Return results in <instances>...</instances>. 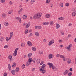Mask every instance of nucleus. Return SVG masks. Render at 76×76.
I'll list each match as a JSON object with an SVG mask.
<instances>
[{
    "label": "nucleus",
    "instance_id": "nucleus-1",
    "mask_svg": "<svg viewBox=\"0 0 76 76\" xmlns=\"http://www.w3.org/2000/svg\"><path fill=\"white\" fill-rule=\"evenodd\" d=\"M18 50H19V49L18 48H16L13 53V56L14 57H15V56H16L17 55V51H18Z\"/></svg>",
    "mask_w": 76,
    "mask_h": 76
},
{
    "label": "nucleus",
    "instance_id": "nucleus-2",
    "mask_svg": "<svg viewBox=\"0 0 76 76\" xmlns=\"http://www.w3.org/2000/svg\"><path fill=\"white\" fill-rule=\"evenodd\" d=\"M12 56H13L12 54L8 56V58L9 59H10V61H12L13 60V58H12Z\"/></svg>",
    "mask_w": 76,
    "mask_h": 76
},
{
    "label": "nucleus",
    "instance_id": "nucleus-3",
    "mask_svg": "<svg viewBox=\"0 0 76 76\" xmlns=\"http://www.w3.org/2000/svg\"><path fill=\"white\" fill-rule=\"evenodd\" d=\"M54 43V40L52 39L51 41H50V42H49L48 45L50 46V45H51L52 44H53Z\"/></svg>",
    "mask_w": 76,
    "mask_h": 76
},
{
    "label": "nucleus",
    "instance_id": "nucleus-4",
    "mask_svg": "<svg viewBox=\"0 0 76 76\" xmlns=\"http://www.w3.org/2000/svg\"><path fill=\"white\" fill-rule=\"evenodd\" d=\"M39 18V16H38V15L37 14L34 16L33 19H37Z\"/></svg>",
    "mask_w": 76,
    "mask_h": 76
},
{
    "label": "nucleus",
    "instance_id": "nucleus-5",
    "mask_svg": "<svg viewBox=\"0 0 76 76\" xmlns=\"http://www.w3.org/2000/svg\"><path fill=\"white\" fill-rule=\"evenodd\" d=\"M40 71L42 72V73L44 74L46 72V71L44 69H42V70H41V69H40Z\"/></svg>",
    "mask_w": 76,
    "mask_h": 76
},
{
    "label": "nucleus",
    "instance_id": "nucleus-6",
    "mask_svg": "<svg viewBox=\"0 0 76 76\" xmlns=\"http://www.w3.org/2000/svg\"><path fill=\"white\" fill-rule=\"evenodd\" d=\"M48 65H49L50 68H51L52 66H53V63L49 62L48 63Z\"/></svg>",
    "mask_w": 76,
    "mask_h": 76
},
{
    "label": "nucleus",
    "instance_id": "nucleus-7",
    "mask_svg": "<svg viewBox=\"0 0 76 76\" xmlns=\"http://www.w3.org/2000/svg\"><path fill=\"white\" fill-rule=\"evenodd\" d=\"M27 45L29 46H32V44L31 43V42L29 41H28L27 42Z\"/></svg>",
    "mask_w": 76,
    "mask_h": 76
},
{
    "label": "nucleus",
    "instance_id": "nucleus-8",
    "mask_svg": "<svg viewBox=\"0 0 76 76\" xmlns=\"http://www.w3.org/2000/svg\"><path fill=\"white\" fill-rule=\"evenodd\" d=\"M30 25H31V23L30 22H28L26 26V28H29L30 26Z\"/></svg>",
    "mask_w": 76,
    "mask_h": 76
},
{
    "label": "nucleus",
    "instance_id": "nucleus-9",
    "mask_svg": "<svg viewBox=\"0 0 76 76\" xmlns=\"http://www.w3.org/2000/svg\"><path fill=\"white\" fill-rule=\"evenodd\" d=\"M68 73H69V70H65V71L63 73V74L65 75H67Z\"/></svg>",
    "mask_w": 76,
    "mask_h": 76
},
{
    "label": "nucleus",
    "instance_id": "nucleus-10",
    "mask_svg": "<svg viewBox=\"0 0 76 76\" xmlns=\"http://www.w3.org/2000/svg\"><path fill=\"white\" fill-rule=\"evenodd\" d=\"M45 64H43L42 66V67L40 69V70H42V69H44V68L46 66Z\"/></svg>",
    "mask_w": 76,
    "mask_h": 76
},
{
    "label": "nucleus",
    "instance_id": "nucleus-11",
    "mask_svg": "<svg viewBox=\"0 0 76 76\" xmlns=\"http://www.w3.org/2000/svg\"><path fill=\"white\" fill-rule=\"evenodd\" d=\"M35 34L36 37H39V34L38 32L36 31L35 32Z\"/></svg>",
    "mask_w": 76,
    "mask_h": 76
},
{
    "label": "nucleus",
    "instance_id": "nucleus-12",
    "mask_svg": "<svg viewBox=\"0 0 76 76\" xmlns=\"http://www.w3.org/2000/svg\"><path fill=\"white\" fill-rule=\"evenodd\" d=\"M16 19H18V20H19L20 21V23H21V19L20 18H19V17H16L15 18Z\"/></svg>",
    "mask_w": 76,
    "mask_h": 76
},
{
    "label": "nucleus",
    "instance_id": "nucleus-13",
    "mask_svg": "<svg viewBox=\"0 0 76 76\" xmlns=\"http://www.w3.org/2000/svg\"><path fill=\"white\" fill-rule=\"evenodd\" d=\"M8 67L9 69V70H11V66L10 64H8Z\"/></svg>",
    "mask_w": 76,
    "mask_h": 76
},
{
    "label": "nucleus",
    "instance_id": "nucleus-14",
    "mask_svg": "<svg viewBox=\"0 0 76 76\" xmlns=\"http://www.w3.org/2000/svg\"><path fill=\"white\" fill-rule=\"evenodd\" d=\"M31 64V62H29V61H27L26 62V66H29L30 64Z\"/></svg>",
    "mask_w": 76,
    "mask_h": 76
},
{
    "label": "nucleus",
    "instance_id": "nucleus-15",
    "mask_svg": "<svg viewBox=\"0 0 76 76\" xmlns=\"http://www.w3.org/2000/svg\"><path fill=\"white\" fill-rule=\"evenodd\" d=\"M32 53H28V58H30V57L31 56H32Z\"/></svg>",
    "mask_w": 76,
    "mask_h": 76
},
{
    "label": "nucleus",
    "instance_id": "nucleus-16",
    "mask_svg": "<svg viewBox=\"0 0 76 76\" xmlns=\"http://www.w3.org/2000/svg\"><path fill=\"white\" fill-rule=\"evenodd\" d=\"M28 62H32L33 61L32 60V58H30L28 59Z\"/></svg>",
    "mask_w": 76,
    "mask_h": 76
},
{
    "label": "nucleus",
    "instance_id": "nucleus-17",
    "mask_svg": "<svg viewBox=\"0 0 76 76\" xmlns=\"http://www.w3.org/2000/svg\"><path fill=\"white\" fill-rule=\"evenodd\" d=\"M22 10H23V8H21L18 11V14H19V15H20V12H21Z\"/></svg>",
    "mask_w": 76,
    "mask_h": 76
},
{
    "label": "nucleus",
    "instance_id": "nucleus-18",
    "mask_svg": "<svg viewBox=\"0 0 76 76\" xmlns=\"http://www.w3.org/2000/svg\"><path fill=\"white\" fill-rule=\"evenodd\" d=\"M50 16V15L49 14H47L45 15V17L47 18H49Z\"/></svg>",
    "mask_w": 76,
    "mask_h": 76
},
{
    "label": "nucleus",
    "instance_id": "nucleus-19",
    "mask_svg": "<svg viewBox=\"0 0 76 76\" xmlns=\"http://www.w3.org/2000/svg\"><path fill=\"white\" fill-rule=\"evenodd\" d=\"M11 73L13 75H15V70L13 69L11 71Z\"/></svg>",
    "mask_w": 76,
    "mask_h": 76
},
{
    "label": "nucleus",
    "instance_id": "nucleus-20",
    "mask_svg": "<svg viewBox=\"0 0 76 76\" xmlns=\"http://www.w3.org/2000/svg\"><path fill=\"white\" fill-rule=\"evenodd\" d=\"M6 17V14H4H4H2V18H4Z\"/></svg>",
    "mask_w": 76,
    "mask_h": 76
},
{
    "label": "nucleus",
    "instance_id": "nucleus-21",
    "mask_svg": "<svg viewBox=\"0 0 76 76\" xmlns=\"http://www.w3.org/2000/svg\"><path fill=\"white\" fill-rule=\"evenodd\" d=\"M16 63L14 62L13 63V64L12 65V67H16Z\"/></svg>",
    "mask_w": 76,
    "mask_h": 76
},
{
    "label": "nucleus",
    "instance_id": "nucleus-22",
    "mask_svg": "<svg viewBox=\"0 0 76 76\" xmlns=\"http://www.w3.org/2000/svg\"><path fill=\"white\" fill-rule=\"evenodd\" d=\"M52 56H53V55L51 54H49V58L50 59V58H52Z\"/></svg>",
    "mask_w": 76,
    "mask_h": 76
},
{
    "label": "nucleus",
    "instance_id": "nucleus-23",
    "mask_svg": "<svg viewBox=\"0 0 76 76\" xmlns=\"http://www.w3.org/2000/svg\"><path fill=\"white\" fill-rule=\"evenodd\" d=\"M65 48H66V49H67L68 51H70L71 50V49L70 48V47H65Z\"/></svg>",
    "mask_w": 76,
    "mask_h": 76
},
{
    "label": "nucleus",
    "instance_id": "nucleus-24",
    "mask_svg": "<svg viewBox=\"0 0 76 76\" xmlns=\"http://www.w3.org/2000/svg\"><path fill=\"white\" fill-rule=\"evenodd\" d=\"M15 71L16 72H18L19 71V68L18 67V68H16L15 70Z\"/></svg>",
    "mask_w": 76,
    "mask_h": 76
},
{
    "label": "nucleus",
    "instance_id": "nucleus-25",
    "mask_svg": "<svg viewBox=\"0 0 76 76\" xmlns=\"http://www.w3.org/2000/svg\"><path fill=\"white\" fill-rule=\"evenodd\" d=\"M23 18L24 19H26V18H27V16L26 15H23Z\"/></svg>",
    "mask_w": 76,
    "mask_h": 76
},
{
    "label": "nucleus",
    "instance_id": "nucleus-26",
    "mask_svg": "<svg viewBox=\"0 0 76 76\" xmlns=\"http://www.w3.org/2000/svg\"><path fill=\"white\" fill-rule=\"evenodd\" d=\"M56 29H58V28H60V25L58 24V23H57L56 24Z\"/></svg>",
    "mask_w": 76,
    "mask_h": 76
},
{
    "label": "nucleus",
    "instance_id": "nucleus-27",
    "mask_svg": "<svg viewBox=\"0 0 76 76\" xmlns=\"http://www.w3.org/2000/svg\"><path fill=\"white\" fill-rule=\"evenodd\" d=\"M43 24L44 25H48L49 24V22H46L45 23H43Z\"/></svg>",
    "mask_w": 76,
    "mask_h": 76
},
{
    "label": "nucleus",
    "instance_id": "nucleus-28",
    "mask_svg": "<svg viewBox=\"0 0 76 76\" xmlns=\"http://www.w3.org/2000/svg\"><path fill=\"white\" fill-rule=\"evenodd\" d=\"M37 15H38V16H39V18H41V15H42V14L41 13H38Z\"/></svg>",
    "mask_w": 76,
    "mask_h": 76
},
{
    "label": "nucleus",
    "instance_id": "nucleus-29",
    "mask_svg": "<svg viewBox=\"0 0 76 76\" xmlns=\"http://www.w3.org/2000/svg\"><path fill=\"white\" fill-rule=\"evenodd\" d=\"M71 61V59H70V58H69L68 59V61H67V63L68 64H69V63H71V61Z\"/></svg>",
    "mask_w": 76,
    "mask_h": 76
},
{
    "label": "nucleus",
    "instance_id": "nucleus-30",
    "mask_svg": "<svg viewBox=\"0 0 76 76\" xmlns=\"http://www.w3.org/2000/svg\"><path fill=\"white\" fill-rule=\"evenodd\" d=\"M32 49L33 51H36V48L34 47H32Z\"/></svg>",
    "mask_w": 76,
    "mask_h": 76
},
{
    "label": "nucleus",
    "instance_id": "nucleus-31",
    "mask_svg": "<svg viewBox=\"0 0 76 76\" xmlns=\"http://www.w3.org/2000/svg\"><path fill=\"white\" fill-rule=\"evenodd\" d=\"M13 34V33L12 32H10V38H12V37Z\"/></svg>",
    "mask_w": 76,
    "mask_h": 76
},
{
    "label": "nucleus",
    "instance_id": "nucleus-32",
    "mask_svg": "<svg viewBox=\"0 0 76 76\" xmlns=\"http://www.w3.org/2000/svg\"><path fill=\"white\" fill-rule=\"evenodd\" d=\"M76 15V12H74L72 13V16H75Z\"/></svg>",
    "mask_w": 76,
    "mask_h": 76
},
{
    "label": "nucleus",
    "instance_id": "nucleus-33",
    "mask_svg": "<svg viewBox=\"0 0 76 76\" xmlns=\"http://www.w3.org/2000/svg\"><path fill=\"white\" fill-rule=\"evenodd\" d=\"M41 61L40 60V59H37V63L38 64H39V63H40Z\"/></svg>",
    "mask_w": 76,
    "mask_h": 76
},
{
    "label": "nucleus",
    "instance_id": "nucleus-34",
    "mask_svg": "<svg viewBox=\"0 0 76 76\" xmlns=\"http://www.w3.org/2000/svg\"><path fill=\"white\" fill-rule=\"evenodd\" d=\"M28 29H27L25 30V34H28Z\"/></svg>",
    "mask_w": 76,
    "mask_h": 76
},
{
    "label": "nucleus",
    "instance_id": "nucleus-35",
    "mask_svg": "<svg viewBox=\"0 0 76 76\" xmlns=\"http://www.w3.org/2000/svg\"><path fill=\"white\" fill-rule=\"evenodd\" d=\"M51 0H47L46 1V3H49Z\"/></svg>",
    "mask_w": 76,
    "mask_h": 76
},
{
    "label": "nucleus",
    "instance_id": "nucleus-36",
    "mask_svg": "<svg viewBox=\"0 0 76 76\" xmlns=\"http://www.w3.org/2000/svg\"><path fill=\"white\" fill-rule=\"evenodd\" d=\"M66 6H67V7H68L69 6V3H66L65 4Z\"/></svg>",
    "mask_w": 76,
    "mask_h": 76
},
{
    "label": "nucleus",
    "instance_id": "nucleus-37",
    "mask_svg": "<svg viewBox=\"0 0 76 76\" xmlns=\"http://www.w3.org/2000/svg\"><path fill=\"white\" fill-rule=\"evenodd\" d=\"M4 40V38H3V37H2L1 38V39H0L1 41V42H3V41Z\"/></svg>",
    "mask_w": 76,
    "mask_h": 76
},
{
    "label": "nucleus",
    "instance_id": "nucleus-38",
    "mask_svg": "<svg viewBox=\"0 0 76 76\" xmlns=\"http://www.w3.org/2000/svg\"><path fill=\"white\" fill-rule=\"evenodd\" d=\"M54 23H53V21H51L50 22V25L51 26L53 25V24Z\"/></svg>",
    "mask_w": 76,
    "mask_h": 76
},
{
    "label": "nucleus",
    "instance_id": "nucleus-39",
    "mask_svg": "<svg viewBox=\"0 0 76 76\" xmlns=\"http://www.w3.org/2000/svg\"><path fill=\"white\" fill-rule=\"evenodd\" d=\"M52 69H56V66L53 65L52 66Z\"/></svg>",
    "mask_w": 76,
    "mask_h": 76
},
{
    "label": "nucleus",
    "instance_id": "nucleus-40",
    "mask_svg": "<svg viewBox=\"0 0 76 76\" xmlns=\"http://www.w3.org/2000/svg\"><path fill=\"white\" fill-rule=\"evenodd\" d=\"M25 64H23L22 66V69H25Z\"/></svg>",
    "mask_w": 76,
    "mask_h": 76
},
{
    "label": "nucleus",
    "instance_id": "nucleus-41",
    "mask_svg": "<svg viewBox=\"0 0 76 76\" xmlns=\"http://www.w3.org/2000/svg\"><path fill=\"white\" fill-rule=\"evenodd\" d=\"M68 76H72V72H69L68 73Z\"/></svg>",
    "mask_w": 76,
    "mask_h": 76
},
{
    "label": "nucleus",
    "instance_id": "nucleus-42",
    "mask_svg": "<svg viewBox=\"0 0 76 76\" xmlns=\"http://www.w3.org/2000/svg\"><path fill=\"white\" fill-rule=\"evenodd\" d=\"M60 57L61 58H64V56L63 55H61L60 56Z\"/></svg>",
    "mask_w": 76,
    "mask_h": 76
},
{
    "label": "nucleus",
    "instance_id": "nucleus-43",
    "mask_svg": "<svg viewBox=\"0 0 76 76\" xmlns=\"http://www.w3.org/2000/svg\"><path fill=\"white\" fill-rule=\"evenodd\" d=\"M31 3L33 4L35 2V0H31Z\"/></svg>",
    "mask_w": 76,
    "mask_h": 76
},
{
    "label": "nucleus",
    "instance_id": "nucleus-44",
    "mask_svg": "<svg viewBox=\"0 0 76 76\" xmlns=\"http://www.w3.org/2000/svg\"><path fill=\"white\" fill-rule=\"evenodd\" d=\"M60 6L61 7H63V4L62 3H61L60 4Z\"/></svg>",
    "mask_w": 76,
    "mask_h": 76
},
{
    "label": "nucleus",
    "instance_id": "nucleus-45",
    "mask_svg": "<svg viewBox=\"0 0 76 76\" xmlns=\"http://www.w3.org/2000/svg\"><path fill=\"white\" fill-rule=\"evenodd\" d=\"M21 46L22 47H24V46H25V44L24 43H23L21 44Z\"/></svg>",
    "mask_w": 76,
    "mask_h": 76
},
{
    "label": "nucleus",
    "instance_id": "nucleus-46",
    "mask_svg": "<svg viewBox=\"0 0 76 76\" xmlns=\"http://www.w3.org/2000/svg\"><path fill=\"white\" fill-rule=\"evenodd\" d=\"M6 41H7V42H8V41H9V40H10V39H9V38L7 37H6Z\"/></svg>",
    "mask_w": 76,
    "mask_h": 76
},
{
    "label": "nucleus",
    "instance_id": "nucleus-47",
    "mask_svg": "<svg viewBox=\"0 0 76 76\" xmlns=\"http://www.w3.org/2000/svg\"><path fill=\"white\" fill-rule=\"evenodd\" d=\"M7 73L6 72H4V76H7Z\"/></svg>",
    "mask_w": 76,
    "mask_h": 76
},
{
    "label": "nucleus",
    "instance_id": "nucleus-48",
    "mask_svg": "<svg viewBox=\"0 0 76 76\" xmlns=\"http://www.w3.org/2000/svg\"><path fill=\"white\" fill-rule=\"evenodd\" d=\"M39 54H43V52H39L38 53Z\"/></svg>",
    "mask_w": 76,
    "mask_h": 76
},
{
    "label": "nucleus",
    "instance_id": "nucleus-49",
    "mask_svg": "<svg viewBox=\"0 0 76 76\" xmlns=\"http://www.w3.org/2000/svg\"><path fill=\"white\" fill-rule=\"evenodd\" d=\"M4 48H8L9 47V46H8L5 45L4 46Z\"/></svg>",
    "mask_w": 76,
    "mask_h": 76
},
{
    "label": "nucleus",
    "instance_id": "nucleus-50",
    "mask_svg": "<svg viewBox=\"0 0 76 76\" xmlns=\"http://www.w3.org/2000/svg\"><path fill=\"white\" fill-rule=\"evenodd\" d=\"M38 26V29H41V26Z\"/></svg>",
    "mask_w": 76,
    "mask_h": 76
},
{
    "label": "nucleus",
    "instance_id": "nucleus-51",
    "mask_svg": "<svg viewBox=\"0 0 76 76\" xmlns=\"http://www.w3.org/2000/svg\"><path fill=\"white\" fill-rule=\"evenodd\" d=\"M9 4H10V5H11V4H13V3H12V1H10V2H9Z\"/></svg>",
    "mask_w": 76,
    "mask_h": 76
},
{
    "label": "nucleus",
    "instance_id": "nucleus-52",
    "mask_svg": "<svg viewBox=\"0 0 76 76\" xmlns=\"http://www.w3.org/2000/svg\"><path fill=\"white\" fill-rule=\"evenodd\" d=\"M69 70L70 71V72H72V71H73V69H72V68H71L69 69Z\"/></svg>",
    "mask_w": 76,
    "mask_h": 76
},
{
    "label": "nucleus",
    "instance_id": "nucleus-53",
    "mask_svg": "<svg viewBox=\"0 0 76 76\" xmlns=\"http://www.w3.org/2000/svg\"><path fill=\"white\" fill-rule=\"evenodd\" d=\"M72 44H70L68 46V47H70H70H72Z\"/></svg>",
    "mask_w": 76,
    "mask_h": 76
},
{
    "label": "nucleus",
    "instance_id": "nucleus-54",
    "mask_svg": "<svg viewBox=\"0 0 76 76\" xmlns=\"http://www.w3.org/2000/svg\"><path fill=\"white\" fill-rule=\"evenodd\" d=\"M61 34L62 35H64V32L63 31H62L61 33Z\"/></svg>",
    "mask_w": 76,
    "mask_h": 76
},
{
    "label": "nucleus",
    "instance_id": "nucleus-55",
    "mask_svg": "<svg viewBox=\"0 0 76 76\" xmlns=\"http://www.w3.org/2000/svg\"><path fill=\"white\" fill-rule=\"evenodd\" d=\"M32 36V33H30V34H29V35L28 36V37H31V36Z\"/></svg>",
    "mask_w": 76,
    "mask_h": 76
},
{
    "label": "nucleus",
    "instance_id": "nucleus-56",
    "mask_svg": "<svg viewBox=\"0 0 76 76\" xmlns=\"http://www.w3.org/2000/svg\"><path fill=\"white\" fill-rule=\"evenodd\" d=\"M1 3H4L5 2V0H1Z\"/></svg>",
    "mask_w": 76,
    "mask_h": 76
},
{
    "label": "nucleus",
    "instance_id": "nucleus-57",
    "mask_svg": "<svg viewBox=\"0 0 76 76\" xmlns=\"http://www.w3.org/2000/svg\"><path fill=\"white\" fill-rule=\"evenodd\" d=\"M5 25V26H8V25H9V24H8L7 23H6L5 24H4Z\"/></svg>",
    "mask_w": 76,
    "mask_h": 76
},
{
    "label": "nucleus",
    "instance_id": "nucleus-58",
    "mask_svg": "<svg viewBox=\"0 0 76 76\" xmlns=\"http://www.w3.org/2000/svg\"><path fill=\"white\" fill-rule=\"evenodd\" d=\"M32 61H33V63H35V59H32Z\"/></svg>",
    "mask_w": 76,
    "mask_h": 76
},
{
    "label": "nucleus",
    "instance_id": "nucleus-59",
    "mask_svg": "<svg viewBox=\"0 0 76 76\" xmlns=\"http://www.w3.org/2000/svg\"><path fill=\"white\" fill-rule=\"evenodd\" d=\"M32 71H35V68H33L32 69Z\"/></svg>",
    "mask_w": 76,
    "mask_h": 76
},
{
    "label": "nucleus",
    "instance_id": "nucleus-60",
    "mask_svg": "<svg viewBox=\"0 0 76 76\" xmlns=\"http://www.w3.org/2000/svg\"><path fill=\"white\" fill-rule=\"evenodd\" d=\"M73 12H76V8L75 9H73Z\"/></svg>",
    "mask_w": 76,
    "mask_h": 76
},
{
    "label": "nucleus",
    "instance_id": "nucleus-61",
    "mask_svg": "<svg viewBox=\"0 0 76 76\" xmlns=\"http://www.w3.org/2000/svg\"><path fill=\"white\" fill-rule=\"evenodd\" d=\"M63 58V61H66V60H65V57H64V58Z\"/></svg>",
    "mask_w": 76,
    "mask_h": 76
},
{
    "label": "nucleus",
    "instance_id": "nucleus-62",
    "mask_svg": "<svg viewBox=\"0 0 76 76\" xmlns=\"http://www.w3.org/2000/svg\"><path fill=\"white\" fill-rule=\"evenodd\" d=\"M38 29V26H36L35 28V29Z\"/></svg>",
    "mask_w": 76,
    "mask_h": 76
},
{
    "label": "nucleus",
    "instance_id": "nucleus-63",
    "mask_svg": "<svg viewBox=\"0 0 76 76\" xmlns=\"http://www.w3.org/2000/svg\"><path fill=\"white\" fill-rule=\"evenodd\" d=\"M71 37V35H70V34H69V35H68V38H69V37Z\"/></svg>",
    "mask_w": 76,
    "mask_h": 76
},
{
    "label": "nucleus",
    "instance_id": "nucleus-64",
    "mask_svg": "<svg viewBox=\"0 0 76 76\" xmlns=\"http://www.w3.org/2000/svg\"><path fill=\"white\" fill-rule=\"evenodd\" d=\"M53 4H50V7H53Z\"/></svg>",
    "mask_w": 76,
    "mask_h": 76
}]
</instances>
